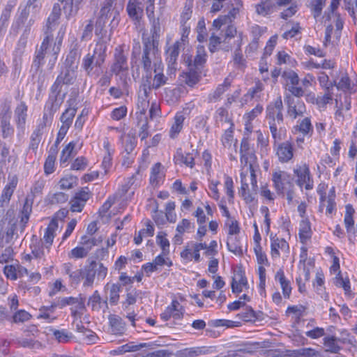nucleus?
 Returning a JSON list of instances; mask_svg holds the SVG:
<instances>
[{
	"label": "nucleus",
	"instance_id": "1",
	"mask_svg": "<svg viewBox=\"0 0 357 357\" xmlns=\"http://www.w3.org/2000/svg\"><path fill=\"white\" fill-rule=\"evenodd\" d=\"M66 29V26L62 25L58 31L57 36L55 40H54L52 33H45V37L41 43L40 49L36 52V56L33 61V65L37 69L43 64V61L45 57L49 59V68L52 70L54 68L57 60L59 52L61 50Z\"/></svg>",
	"mask_w": 357,
	"mask_h": 357
},
{
	"label": "nucleus",
	"instance_id": "2",
	"mask_svg": "<svg viewBox=\"0 0 357 357\" xmlns=\"http://www.w3.org/2000/svg\"><path fill=\"white\" fill-rule=\"evenodd\" d=\"M283 109L281 96L278 97L266 107V118L275 142L282 140L284 135L285 130L280 126L284 122Z\"/></svg>",
	"mask_w": 357,
	"mask_h": 357
},
{
	"label": "nucleus",
	"instance_id": "3",
	"mask_svg": "<svg viewBox=\"0 0 357 357\" xmlns=\"http://www.w3.org/2000/svg\"><path fill=\"white\" fill-rule=\"evenodd\" d=\"M143 43V53L142 56V65L143 70L145 73L152 70V63L155 66L159 57V43L154 42L153 40L151 41L149 39H142Z\"/></svg>",
	"mask_w": 357,
	"mask_h": 357
},
{
	"label": "nucleus",
	"instance_id": "4",
	"mask_svg": "<svg viewBox=\"0 0 357 357\" xmlns=\"http://www.w3.org/2000/svg\"><path fill=\"white\" fill-rule=\"evenodd\" d=\"M154 76L152 77L151 70L146 73L142 77L141 84L149 85L150 91L158 90L167 83L168 77L163 73V65L161 61L155 63Z\"/></svg>",
	"mask_w": 357,
	"mask_h": 357
},
{
	"label": "nucleus",
	"instance_id": "5",
	"mask_svg": "<svg viewBox=\"0 0 357 357\" xmlns=\"http://www.w3.org/2000/svg\"><path fill=\"white\" fill-rule=\"evenodd\" d=\"M126 45L117 46L114 50L112 63L110 66V72L115 75L127 74L128 72V56L125 52Z\"/></svg>",
	"mask_w": 357,
	"mask_h": 357
},
{
	"label": "nucleus",
	"instance_id": "6",
	"mask_svg": "<svg viewBox=\"0 0 357 357\" xmlns=\"http://www.w3.org/2000/svg\"><path fill=\"white\" fill-rule=\"evenodd\" d=\"M86 298L82 294L77 297H63L56 300V305H59V308H63L66 305H71V315L74 317H77L79 314H82L80 311L85 310Z\"/></svg>",
	"mask_w": 357,
	"mask_h": 357
},
{
	"label": "nucleus",
	"instance_id": "7",
	"mask_svg": "<svg viewBox=\"0 0 357 357\" xmlns=\"http://www.w3.org/2000/svg\"><path fill=\"white\" fill-rule=\"evenodd\" d=\"M284 102L287 105V114L293 120L303 116L306 112L305 103L290 95H287L284 97Z\"/></svg>",
	"mask_w": 357,
	"mask_h": 357
},
{
	"label": "nucleus",
	"instance_id": "8",
	"mask_svg": "<svg viewBox=\"0 0 357 357\" xmlns=\"http://www.w3.org/2000/svg\"><path fill=\"white\" fill-rule=\"evenodd\" d=\"M207 54L205 48L202 45H198L197 47L196 55L192 59V56L189 54L183 55V62L194 69L202 71L204 64L206 62Z\"/></svg>",
	"mask_w": 357,
	"mask_h": 357
},
{
	"label": "nucleus",
	"instance_id": "9",
	"mask_svg": "<svg viewBox=\"0 0 357 357\" xmlns=\"http://www.w3.org/2000/svg\"><path fill=\"white\" fill-rule=\"evenodd\" d=\"M294 173L297 177L296 183L300 188H303L304 186L307 190H310L313 188V179L310 175L308 165L306 164H303L301 165L297 166L294 169Z\"/></svg>",
	"mask_w": 357,
	"mask_h": 357
},
{
	"label": "nucleus",
	"instance_id": "10",
	"mask_svg": "<svg viewBox=\"0 0 357 357\" xmlns=\"http://www.w3.org/2000/svg\"><path fill=\"white\" fill-rule=\"evenodd\" d=\"M340 0H332L330 6L324 13L325 22L330 21L333 19L335 21V33L339 36L340 31L343 29L344 21L341 15L336 10L339 7Z\"/></svg>",
	"mask_w": 357,
	"mask_h": 357
},
{
	"label": "nucleus",
	"instance_id": "11",
	"mask_svg": "<svg viewBox=\"0 0 357 357\" xmlns=\"http://www.w3.org/2000/svg\"><path fill=\"white\" fill-rule=\"evenodd\" d=\"M114 0H105L100 11V16L97 20V26H104L106 20L112 17V21H114L119 15V11L113 8Z\"/></svg>",
	"mask_w": 357,
	"mask_h": 357
},
{
	"label": "nucleus",
	"instance_id": "12",
	"mask_svg": "<svg viewBox=\"0 0 357 357\" xmlns=\"http://www.w3.org/2000/svg\"><path fill=\"white\" fill-rule=\"evenodd\" d=\"M11 112L10 107L4 106L0 113V127L2 132V137L7 138L14 133V129L10 125Z\"/></svg>",
	"mask_w": 357,
	"mask_h": 357
},
{
	"label": "nucleus",
	"instance_id": "13",
	"mask_svg": "<svg viewBox=\"0 0 357 357\" xmlns=\"http://www.w3.org/2000/svg\"><path fill=\"white\" fill-rule=\"evenodd\" d=\"M188 67V71L183 72L180 75V81L182 84L193 87L201 80L202 71L190 66Z\"/></svg>",
	"mask_w": 357,
	"mask_h": 357
},
{
	"label": "nucleus",
	"instance_id": "14",
	"mask_svg": "<svg viewBox=\"0 0 357 357\" xmlns=\"http://www.w3.org/2000/svg\"><path fill=\"white\" fill-rule=\"evenodd\" d=\"M63 84H65L61 82V77H57L55 82L51 86V93L47 101L51 103V109L52 110H58L61 105L62 100L59 101L58 100V96L61 91V88Z\"/></svg>",
	"mask_w": 357,
	"mask_h": 357
},
{
	"label": "nucleus",
	"instance_id": "15",
	"mask_svg": "<svg viewBox=\"0 0 357 357\" xmlns=\"http://www.w3.org/2000/svg\"><path fill=\"white\" fill-rule=\"evenodd\" d=\"M151 94L149 85L143 86L140 84L137 106L140 109V113L143 115L146 114V109L149 105V96Z\"/></svg>",
	"mask_w": 357,
	"mask_h": 357
},
{
	"label": "nucleus",
	"instance_id": "16",
	"mask_svg": "<svg viewBox=\"0 0 357 357\" xmlns=\"http://www.w3.org/2000/svg\"><path fill=\"white\" fill-rule=\"evenodd\" d=\"M144 0H129L127 5V12L128 15L134 20L139 21L144 12Z\"/></svg>",
	"mask_w": 357,
	"mask_h": 357
},
{
	"label": "nucleus",
	"instance_id": "17",
	"mask_svg": "<svg viewBox=\"0 0 357 357\" xmlns=\"http://www.w3.org/2000/svg\"><path fill=\"white\" fill-rule=\"evenodd\" d=\"M61 10L59 3H54L52 10L47 20L45 33H52L58 24V20L61 16Z\"/></svg>",
	"mask_w": 357,
	"mask_h": 357
},
{
	"label": "nucleus",
	"instance_id": "18",
	"mask_svg": "<svg viewBox=\"0 0 357 357\" xmlns=\"http://www.w3.org/2000/svg\"><path fill=\"white\" fill-rule=\"evenodd\" d=\"M107 45L103 41L98 42L96 44L93 52L91 54L94 61V66L100 67L105 61Z\"/></svg>",
	"mask_w": 357,
	"mask_h": 357
},
{
	"label": "nucleus",
	"instance_id": "19",
	"mask_svg": "<svg viewBox=\"0 0 357 357\" xmlns=\"http://www.w3.org/2000/svg\"><path fill=\"white\" fill-rule=\"evenodd\" d=\"M271 255L273 258H278L280 257L279 250L283 252H287L289 249L288 243L284 238H278L275 237L271 238Z\"/></svg>",
	"mask_w": 357,
	"mask_h": 357
},
{
	"label": "nucleus",
	"instance_id": "20",
	"mask_svg": "<svg viewBox=\"0 0 357 357\" xmlns=\"http://www.w3.org/2000/svg\"><path fill=\"white\" fill-rule=\"evenodd\" d=\"M183 47L181 41H176L172 46H170L166 51L168 66L174 68L180 54V50Z\"/></svg>",
	"mask_w": 357,
	"mask_h": 357
},
{
	"label": "nucleus",
	"instance_id": "21",
	"mask_svg": "<svg viewBox=\"0 0 357 357\" xmlns=\"http://www.w3.org/2000/svg\"><path fill=\"white\" fill-rule=\"evenodd\" d=\"M238 13L239 8L234 7L227 15H220L218 18L215 19L213 22V25L219 29L222 25L231 23L236 18Z\"/></svg>",
	"mask_w": 357,
	"mask_h": 357
},
{
	"label": "nucleus",
	"instance_id": "22",
	"mask_svg": "<svg viewBox=\"0 0 357 357\" xmlns=\"http://www.w3.org/2000/svg\"><path fill=\"white\" fill-rule=\"evenodd\" d=\"M276 154L282 162H287L293 157V148L290 143L284 142L278 145Z\"/></svg>",
	"mask_w": 357,
	"mask_h": 357
},
{
	"label": "nucleus",
	"instance_id": "23",
	"mask_svg": "<svg viewBox=\"0 0 357 357\" xmlns=\"http://www.w3.org/2000/svg\"><path fill=\"white\" fill-rule=\"evenodd\" d=\"M231 84V80L229 77H226L222 84H219L213 92L208 94V102H215L219 100L222 95L230 87Z\"/></svg>",
	"mask_w": 357,
	"mask_h": 357
},
{
	"label": "nucleus",
	"instance_id": "24",
	"mask_svg": "<svg viewBox=\"0 0 357 357\" xmlns=\"http://www.w3.org/2000/svg\"><path fill=\"white\" fill-rule=\"evenodd\" d=\"M28 107L25 102H21L15 109V119L17 128H24L26 123Z\"/></svg>",
	"mask_w": 357,
	"mask_h": 357
},
{
	"label": "nucleus",
	"instance_id": "25",
	"mask_svg": "<svg viewBox=\"0 0 357 357\" xmlns=\"http://www.w3.org/2000/svg\"><path fill=\"white\" fill-rule=\"evenodd\" d=\"M96 267V261L91 260L88 266H86L83 271V279L84 280L83 285L84 287H91L93 284L96 271L93 270Z\"/></svg>",
	"mask_w": 357,
	"mask_h": 357
},
{
	"label": "nucleus",
	"instance_id": "26",
	"mask_svg": "<svg viewBox=\"0 0 357 357\" xmlns=\"http://www.w3.org/2000/svg\"><path fill=\"white\" fill-rule=\"evenodd\" d=\"M275 279L280 282L284 296L289 298L291 292V287L289 281L286 278L282 268L277 271L275 275Z\"/></svg>",
	"mask_w": 357,
	"mask_h": 357
},
{
	"label": "nucleus",
	"instance_id": "27",
	"mask_svg": "<svg viewBox=\"0 0 357 357\" xmlns=\"http://www.w3.org/2000/svg\"><path fill=\"white\" fill-rule=\"evenodd\" d=\"M63 269L65 273L68 275L70 282L71 284H79L83 280L82 269H72V264L70 263H66L63 264Z\"/></svg>",
	"mask_w": 357,
	"mask_h": 357
},
{
	"label": "nucleus",
	"instance_id": "28",
	"mask_svg": "<svg viewBox=\"0 0 357 357\" xmlns=\"http://www.w3.org/2000/svg\"><path fill=\"white\" fill-rule=\"evenodd\" d=\"M61 3H63V10L66 14V17L70 18L77 14L79 4L82 0H59Z\"/></svg>",
	"mask_w": 357,
	"mask_h": 357
},
{
	"label": "nucleus",
	"instance_id": "29",
	"mask_svg": "<svg viewBox=\"0 0 357 357\" xmlns=\"http://www.w3.org/2000/svg\"><path fill=\"white\" fill-rule=\"evenodd\" d=\"M208 352V349L206 347H196L181 349L178 351V356L179 357H197L205 355Z\"/></svg>",
	"mask_w": 357,
	"mask_h": 357
},
{
	"label": "nucleus",
	"instance_id": "30",
	"mask_svg": "<svg viewBox=\"0 0 357 357\" xmlns=\"http://www.w3.org/2000/svg\"><path fill=\"white\" fill-rule=\"evenodd\" d=\"M109 326L111 327V331L115 335H121L125 331V324L122 319L115 314L110 315L109 317Z\"/></svg>",
	"mask_w": 357,
	"mask_h": 357
},
{
	"label": "nucleus",
	"instance_id": "31",
	"mask_svg": "<svg viewBox=\"0 0 357 357\" xmlns=\"http://www.w3.org/2000/svg\"><path fill=\"white\" fill-rule=\"evenodd\" d=\"M79 56L80 52L79 50V45L77 43H75L74 47L70 51L66 56L65 66L66 67H70L76 69L79 63Z\"/></svg>",
	"mask_w": 357,
	"mask_h": 357
},
{
	"label": "nucleus",
	"instance_id": "32",
	"mask_svg": "<svg viewBox=\"0 0 357 357\" xmlns=\"http://www.w3.org/2000/svg\"><path fill=\"white\" fill-rule=\"evenodd\" d=\"M295 131L301 132L303 136H311L313 133V126L309 117L298 121L294 126Z\"/></svg>",
	"mask_w": 357,
	"mask_h": 357
},
{
	"label": "nucleus",
	"instance_id": "33",
	"mask_svg": "<svg viewBox=\"0 0 357 357\" xmlns=\"http://www.w3.org/2000/svg\"><path fill=\"white\" fill-rule=\"evenodd\" d=\"M248 171L241 172V187L239 190V195L243 198L246 203H251L254 200L253 196L248 191V184L246 183V176Z\"/></svg>",
	"mask_w": 357,
	"mask_h": 357
},
{
	"label": "nucleus",
	"instance_id": "34",
	"mask_svg": "<svg viewBox=\"0 0 357 357\" xmlns=\"http://www.w3.org/2000/svg\"><path fill=\"white\" fill-rule=\"evenodd\" d=\"M174 121L169 130V137L172 139L175 138L183 128L185 116L182 112H178L174 116Z\"/></svg>",
	"mask_w": 357,
	"mask_h": 357
},
{
	"label": "nucleus",
	"instance_id": "35",
	"mask_svg": "<svg viewBox=\"0 0 357 357\" xmlns=\"http://www.w3.org/2000/svg\"><path fill=\"white\" fill-rule=\"evenodd\" d=\"M243 40V33H239V41L238 44V47L235 50L233 56V61L236 68L239 69H243L246 66V61L243 58V56L241 53V43Z\"/></svg>",
	"mask_w": 357,
	"mask_h": 357
},
{
	"label": "nucleus",
	"instance_id": "36",
	"mask_svg": "<svg viewBox=\"0 0 357 357\" xmlns=\"http://www.w3.org/2000/svg\"><path fill=\"white\" fill-rule=\"evenodd\" d=\"M195 153H185V154L181 150H178L175 156L176 163H183L187 167L192 168L195 166Z\"/></svg>",
	"mask_w": 357,
	"mask_h": 357
},
{
	"label": "nucleus",
	"instance_id": "37",
	"mask_svg": "<svg viewBox=\"0 0 357 357\" xmlns=\"http://www.w3.org/2000/svg\"><path fill=\"white\" fill-rule=\"evenodd\" d=\"M151 24V36L149 37H143L142 39H149L151 41L153 40L159 43V38L161 32L160 21L158 17H152L150 20Z\"/></svg>",
	"mask_w": 357,
	"mask_h": 357
},
{
	"label": "nucleus",
	"instance_id": "38",
	"mask_svg": "<svg viewBox=\"0 0 357 357\" xmlns=\"http://www.w3.org/2000/svg\"><path fill=\"white\" fill-rule=\"evenodd\" d=\"M44 130H43V125L37 126L36 128L32 132L30 137L29 149L33 151H36L39 144L41 142L42 136Z\"/></svg>",
	"mask_w": 357,
	"mask_h": 357
},
{
	"label": "nucleus",
	"instance_id": "39",
	"mask_svg": "<svg viewBox=\"0 0 357 357\" xmlns=\"http://www.w3.org/2000/svg\"><path fill=\"white\" fill-rule=\"evenodd\" d=\"M77 112V109L75 107H68L61 114L60 121L62 123L61 127H65L66 129H69L72 125L73 118L75 117Z\"/></svg>",
	"mask_w": 357,
	"mask_h": 357
},
{
	"label": "nucleus",
	"instance_id": "40",
	"mask_svg": "<svg viewBox=\"0 0 357 357\" xmlns=\"http://www.w3.org/2000/svg\"><path fill=\"white\" fill-rule=\"evenodd\" d=\"M58 228V222L57 220L53 219L49 223L47 227L45 229L43 239L46 244H47V247L50 246L53 242L54 238V232Z\"/></svg>",
	"mask_w": 357,
	"mask_h": 357
},
{
	"label": "nucleus",
	"instance_id": "41",
	"mask_svg": "<svg viewBox=\"0 0 357 357\" xmlns=\"http://www.w3.org/2000/svg\"><path fill=\"white\" fill-rule=\"evenodd\" d=\"M227 246L228 250L230 252L234 253L235 255L243 254L241 243L237 235L228 236L227 241Z\"/></svg>",
	"mask_w": 357,
	"mask_h": 357
},
{
	"label": "nucleus",
	"instance_id": "42",
	"mask_svg": "<svg viewBox=\"0 0 357 357\" xmlns=\"http://www.w3.org/2000/svg\"><path fill=\"white\" fill-rule=\"evenodd\" d=\"M57 77H61V82L65 84H72L76 78L75 68L66 66Z\"/></svg>",
	"mask_w": 357,
	"mask_h": 357
},
{
	"label": "nucleus",
	"instance_id": "43",
	"mask_svg": "<svg viewBox=\"0 0 357 357\" xmlns=\"http://www.w3.org/2000/svg\"><path fill=\"white\" fill-rule=\"evenodd\" d=\"M105 289L109 290V303L112 305L117 304L119 300V292L121 291V286L119 284H107Z\"/></svg>",
	"mask_w": 357,
	"mask_h": 357
},
{
	"label": "nucleus",
	"instance_id": "44",
	"mask_svg": "<svg viewBox=\"0 0 357 357\" xmlns=\"http://www.w3.org/2000/svg\"><path fill=\"white\" fill-rule=\"evenodd\" d=\"M122 144L124 147L125 151L128 154L131 153L136 145H137V138L136 137L130 133L125 135L121 137Z\"/></svg>",
	"mask_w": 357,
	"mask_h": 357
},
{
	"label": "nucleus",
	"instance_id": "45",
	"mask_svg": "<svg viewBox=\"0 0 357 357\" xmlns=\"http://www.w3.org/2000/svg\"><path fill=\"white\" fill-rule=\"evenodd\" d=\"M255 163V156L253 153L241 154V172H248L250 169L256 168Z\"/></svg>",
	"mask_w": 357,
	"mask_h": 357
},
{
	"label": "nucleus",
	"instance_id": "46",
	"mask_svg": "<svg viewBox=\"0 0 357 357\" xmlns=\"http://www.w3.org/2000/svg\"><path fill=\"white\" fill-rule=\"evenodd\" d=\"M312 234L310 223L307 220H303L300 222L299 237L302 243H305L310 238Z\"/></svg>",
	"mask_w": 357,
	"mask_h": 357
},
{
	"label": "nucleus",
	"instance_id": "47",
	"mask_svg": "<svg viewBox=\"0 0 357 357\" xmlns=\"http://www.w3.org/2000/svg\"><path fill=\"white\" fill-rule=\"evenodd\" d=\"M339 339L335 336H328L324 338V345L326 351L331 353L337 354L340 350L338 345Z\"/></svg>",
	"mask_w": 357,
	"mask_h": 357
},
{
	"label": "nucleus",
	"instance_id": "48",
	"mask_svg": "<svg viewBox=\"0 0 357 357\" xmlns=\"http://www.w3.org/2000/svg\"><path fill=\"white\" fill-rule=\"evenodd\" d=\"M335 86H336L338 89L343 91H349V93H354L356 91L354 85L351 84L350 78L347 74L343 75L339 82L337 84L335 83Z\"/></svg>",
	"mask_w": 357,
	"mask_h": 357
},
{
	"label": "nucleus",
	"instance_id": "49",
	"mask_svg": "<svg viewBox=\"0 0 357 357\" xmlns=\"http://www.w3.org/2000/svg\"><path fill=\"white\" fill-rule=\"evenodd\" d=\"M215 119L217 122L222 123H228L229 126L234 127V123L229 116V112L224 107H220L215 112Z\"/></svg>",
	"mask_w": 357,
	"mask_h": 357
},
{
	"label": "nucleus",
	"instance_id": "50",
	"mask_svg": "<svg viewBox=\"0 0 357 357\" xmlns=\"http://www.w3.org/2000/svg\"><path fill=\"white\" fill-rule=\"evenodd\" d=\"M238 280L233 278L231 282V289L233 293H240L243 291V287H248V281L245 277L241 274L238 275Z\"/></svg>",
	"mask_w": 357,
	"mask_h": 357
},
{
	"label": "nucleus",
	"instance_id": "51",
	"mask_svg": "<svg viewBox=\"0 0 357 357\" xmlns=\"http://www.w3.org/2000/svg\"><path fill=\"white\" fill-rule=\"evenodd\" d=\"M57 110H52L51 109V103H50L49 101L47 102L46 106H45V111L44 112L43 116V121L40 122L38 126L43 125V130L45 128L48 123H51L54 114Z\"/></svg>",
	"mask_w": 357,
	"mask_h": 357
},
{
	"label": "nucleus",
	"instance_id": "52",
	"mask_svg": "<svg viewBox=\"0 0 357 357\" xmlns=\"http://www.w3.org/2000/svg\"><path fill=\"white\" fill-rule=\"evenodd\" d=\"M318 80L320 86L325 91H333V88L335 85V81L330 82L328 76L324 72L319 73Z\"/></svg>",
	"mask_w": 357,
	"mask_h": 357
},
{
	"label": "nucleus",
	"instance_id": "53",
	"mask_svg": "<svg viewBox=\"0 0 357 357\" xmlns=\"http://www.w3.org/2000/svg\"><path fill=\"white\" fill-rule=\"evenodd\" d=\"M345 216H344V224L347 230L349 231L351 228L354 227V221L353 220V215L354 213V209L351 204H347L345 207Z\"/></svg>",
	"mask_w": 357,
	"mask_h": 357
},
{
	"label": "nucleus",
	"instance_id": "54",
	"mask_svg": "<svg viewBox=\"0 0 357 357\" xmlns=\"http://www.w3.org/2000/svg\"><path fill=\"white\" fill-rule=\"evenodd\" d=\"M259 347L258 342L247 343L241 345L240 348L234 351L235 354H231V356H238V353L240 354H251L253 353L255 349Z\"/></svg>",
	"mask_w": 357,
	"mask_h": 357
},
{
	"label": "nucleus",
	"instance_id": "55",
	"mask_svg": "<svg viewBox=\"0 0 357 357\" xmlns=\"http://www.w3.org/2000/svg\"><path fill=\"white\" fill-rule=\"evenodd\" d=\"M75 146L76 143L74 142H70L66 146V147L62 150L60 156L61 163H66L68 160L73 153Z\"/></svg>",
	"mask_w": 357,
	"mask_h": 357
},
{
	"label": "nucleus",
	"instance_id": "56",
	"mask_svg": "<svg viewBox=\"0 0 357 357\" xmlns=\"http://www.w3.org/2000/svg\"><path fill=\"white\" fill-rule=\"evenodd\" d=\"M237 316L244 321H255L257 319L256 312L250 306H247L244 311L238 314Z\"/></svg>",
	"mask_w": 357,
	"mask_h": 357
},
{
	"label": "nucleus",
	"instance_id": "57",
	"mask_svg": "<svg viewBox=\"0 0 357 357\" xmlns=\"http://www.w3.org/2000/svg\"><path fill=\"white\" fill-rule=\"evenodd\" d=\"M53 335L55 339L61 343H66L70 340L73 335L68 333L66 330H53Z\"/></svg>",
	"mask_w": 357,
	"mask_h": 357
},
{
	"label": "nucleus",
	"instance_id": "58",
	"mask_svg": "<svg viewBox=\"0 0 357 357\" xmlns=\"http://www.w3.org/2000/svg\"><path fill=\"white\" fill-rule=\"evenodd\" d=\"M332 100H333V91H325V93L323 96H318L317 106L320 109H325L326 105L328 103H329L330 101H331Z\"/></svg>",
	"mask_w": 357,
	"mask_h": 357
},
{
	"label": "nucleus",
	"instance_id": "59",
	"mask_svg": "<svg viewBox=\"0 0 357 357\" xmlns=\"http://www.w3.org/2000/svg\"><path fill=\"white\" fill-rule=\"evenodd\" d=\"M171 310L172 312V317L175 319H180L183 316V306L176 300H173L171 305Z\"/></svg>",
	"mask_w": 357,
	"mask_h": 357
},
{
	"label": "nucleus",
	"instance_id": "60",
	"mask_svg": "<svg viewBox=\"0 0 357 357\" xmlns=\"http://www.w3.org/2000/svg\"><path fill=\"white\" fill-rule=\"evenodd\" d=\"M89 254V249L84 248L82 246H77L69 252L68 257L70 258L82 259L86 257Z\"/></svg>",
	"mask_w": 357,
	"mask_h": 357
},
{
	"label": "nucleus",
	"instance_id": "61",
	"mask_svg": "<svg viewBox=\"0 0 357 357\" xmlns=\"http://www.w3.org/2000/svg\"><path fill=\"white\" fill-rule=\"evenodd\" d=\"M282 76L287 82H289L290 84H291V86L298 85L299 84V82H300L299 77H298V74L292 70H284L282 73Z\"/></svg>",
	"mask_w": 357,
	"mask_h": 357
},
{
	"label": "nucleus",
	"instance_id": "62",
	"mask_svg": "<svg viewBox=\"0 0 357 357\" xmlns=\"http://www.w3.org/2000/svg\"><path fill=\"white\" fill-rule=\"evenodd\" d=\"M346 9L349 12L355 24L357 25V0H344Z\"/></svg>",
	"mask_w": 357,
	"mask_h": 357
},
{
	"label": "nucleus",
	"instance_id": "63",
	"mask_svg": "<svg viewBox=\"0 0 357 357\" xmlns=\"http://www.w3.org/2000/svg\"><path fill=\"white\" fill-rule=\"evenodd\" d=\"M272 6L267 1L261 2L255 6L256 13L259 15L266 16L270 13Z\"/></svg>",
	"mask_w": 357,
	"mask_h": 357
},
{
	"label": "nucleus",
	"instance_id": "64",
	"mask_svg": "<svg viewBox=\"0 0 357 357\" xmlns=\"http://www.w3.org/2000/svg\"><path fill=\"white\" fill-rule=\"evenodd\" d=\"M272 180L275 190L278 193H283L284 183L282 182L281 172H275L273 174Z\"/></svg>",
	"mask_w": 357,
	"mask_h": 357
}]
</instances>
